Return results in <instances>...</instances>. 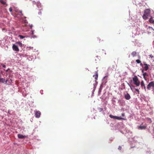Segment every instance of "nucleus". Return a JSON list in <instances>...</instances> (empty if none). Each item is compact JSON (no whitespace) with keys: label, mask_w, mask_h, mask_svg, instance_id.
Here are the masks:
<instances>
[{"label":"nucleus","mask_w":154,"mask_h":154,"mask_svg":"<svg viewBox=\"0 0 154 154\" xmlns=\"http://www.w3.org/2000/svg\"><path fill=\"white\" fill-rule=\"evenodd\" d=\"M16 44L19 45L21 47H22L23 44H22L20 42H17L16 43Z\"/></svg>","instance_id":"dca6fc26"},{"label":"nucleus","mask_w":154,"mask_h":154,"mask_svg":"<svg viewBox=\"0 0 154 154\" xmlns=\"http://www.w3.org/2000/svg\"><path fill=\"white\" fill-rule=\"evenodd\" d=\"M9 11L10 12H11L12 11V8L11 7H10L9 8Z\"/></svg>","instance_id":"4be33fe9"},{"label":"nucleus","mask_w":154,"mask_h":154,"mask_svg":"<svg viewBox=\"0 0 154 154\" xmlns=\"http://www.w3.org/2000/svg\"><path fill=\"white\" fill-rule=\"evenodd\" d=\"M132 87H134V86H133V85H132Z\"/></svg>","instance_id":"72a5a7b5"},{"label":"nucleus","mask_w":154,"mask_h":154,"mask_svg":"<svg viewBox=\"0 0 154 154\" xmlns=\"http://www.w3.org/2000/svg\"><path fill=\"white\" fill-rule=\"evenodd\" d=\"M12 49L13 50L17 52H18L19 51V49L18 47V46L15 45L14 44H13Z\"/></svg>","instance_id":"39448f33"},{"label":"nucleus","mask_w":154,"mask_h":154,"mask_svg":"<svg viewBox=\"0 0 154 154\" xmlns=\"http://www.w3.org/2000/svg\"><path fill=\"white\" fill-rule=\"evenodd\" d=\"M142 73L143 74V73H145V72H144V71H143V70H142Z\"/></svg>","instance_id":"cd10ccee"},{"label":"nucleus","mask_w":154,"mask_h":154,"mask_svg":"<svg viewBox=\"0 0 154 154\" xmlns=\"http://www.w3.org/2000/svg\"><path fill=\"white\" fill-rule=\"evenodd\" d=\"M140 65L141 66H143V64H142V63H141V62H140Z\"/></svg>","instance_id":"c85d7f7f"},{"label":"nucleus","mask_w":154,"mask_h":154,"mask_svg":"<svg viewBox=\"0 0 154 154\" xmlns=\"http://www.w3.org/2000/svg\"><path fill=\"white\" fill-rule=\"evenodd\" d=\"M143 75L144 79H145L146 76H148V74L146 72H145L143 74Z\"/></svg>","instance_id":"f3484780"},{"label":"nucleus","mask_w":154,"mask_h":154,"mask_svg":"<svg viewBox=\"0 0 154 154\" xmlns=\"http://www.w3.org/2000/svg\"><path fill=\"white\" fill-rule=\"evenodd\" d=\"M144 65L145 66L144 67V70L145 71H147L149 69V66H150V65L147 64L145 62H144Z\"/></svg>","instance_id":"6e6552de"},{"label":"nucleus","mask_w":154,"mask_h":154,"mask_svg":"<svg viewBox=\"0 0 154 154\" xmlns=\"http://www.w3.org/2000/svg\"><path fill=\"white\" fill-rule=\"evenodd\" d=\"M118 149L119 150H121L122 149V147L121 146H119L118 148Z\"/></svg>","instance_id":"5701e85b"},{"label":"nucleus","mask_w":154,"mask_h":154,"mask_svg":"<svg viewBox=\"0 0 154 154\" xmlns=\"http://www.w3.org/2000/svg\"><path fill=\"white\" fill-rule=\"evenodd\" d=\"M98 109L100 112H101L103 111V109L99 107L98 108Z\"/></svg>","instance_id":"aec40b11"},{"label":"nucleus","mask_w":154,"mask_h":154,"mask_svg":"<svg viewBox=\"0 0 154 154\" xmlns=\"http://www.w3.org/2000/svg\"><path fill=\"white\" fill-rule=\"evenodd\" d=\"M18 37L21 39H23L25 38V36H23L21 35H19Z\"/></svg>","instance_id":"6ab92c4d"},{"label":"nucleus","mask_w":154,"mask_h":154,"mask_svg":"<svg viewBox=\"0 0 154 154\" xmlns=\"http://www.w3.org/2000/svg\"><path fill=\"white\" fill-rule=\"evenodd\" d=\"M134 83L137 86H138L140 85V82L137 76L135 75L132 78Z\"/></svg>","instance_id":"f03ea898"},{"label":"nucleus","mask_w":154,"mask_h":154,"mask_svg":"<svg viewBox=\"0 0 154 154\" xmlns=\"http://www.w3.org/2000/svg\"><path fill=\"white\" fill-rule=\"evenodd\" d=\"M122 116H124V113H122Z\"/></svg>","instance_id":"7c9ffc66"},{"label":"nucleus","mask_w":154,"mask_h":154,"mask_svg":"<svg viewBox=\"0 0 154 154\" xmlns=\"http://www.w3.org/2000/svg\"><path fill=\"white\" fill-rule=\"evenodd\" d=\"M154 86V82H150L148 85L147 86V89L148 90H150V88L151 87H153Z\"/></svg>","instance_id":"423d86ee"},{"label":"nucleus","mask_w":154,"mask_h":154,"mask_svg":"<svg viewBox=\"0 0 154 154\" xmlns=\"http://www.w3.org/2000/svg\"><path fill=\"white\" fill-rule=\"evenodd\" d=\"M141 85L142 88H144L145 89V85L144 84V82L143 81H142L141 82Z\"/></svg>","instance_id":"ddd939ff"},{"label":"nucleus","mask_w":154,"mask_h":154,"mask_svg":"<svg viewBox=\"0 0 154 154\" xmlns=\"http://www.w3.org/2000/svg\"><path fill=\"white\" fill-rule=\"evenodd\" d=\"M109 117L111 118L116 119L118 120H121L123 119V118H122L121 117L114 116L112 115H109Z\"/></svg>","instance_id":"20e7f679"},{"label":"nucleus","mask_w":154,"mask_h":154,"mask_svg":"<svg viewBox=\"0 0 154 154\" xmlns=\"http://www.w3.org/2000/svg\"><path fill=\"white\" fill-rule=\"evenodd\" d=\"M135 90L137 91V92H138V94H139V90H138V89H136H136H135Z\"/></svg>","instance_id":"b1692460"},{"label":"nucleus","mask_w":154,"mask_h":154,"mask_svg":"<svg viewBox=\"0 0 154 154\" xmlns=\"http://www.w3.org/2000/svg\"><path fill=\"white\" fill-rule=\"evenodd\" d=\"M150 23L154 24V20L153 19L152 17H151L149 20Z\"/></svg>","instance_id":"4468645a"},{"label":"nucleus","mask_w":154,"mask_h":154,"mask_svg":"<svg viewBox=\"0 0 154 154\" xmlns=\"http://www.w3.org/2000/svg\"><path fill=\"white\" fill-rule=\"evenodd\" d=\"M143 124V123H142L140 125V126L138 127V128L139 129H141V130L144 129V130L146 128V127H147L146 124L144 126H142V125Z\"/></svg>","instance_id":"0eeeda50"},{"label":"nucleus","mask_w":154,"mask_h":154,"mask_svg":"<svg viewBox=\"0 0 154 154\" xmlns=\"http://www.w3.org/2000/svg\"><path fill=\"white\" fill-rule=\"evenodd\" d=\"M32 25H31V26H30V27H31V28H32Z\"/></svg>","instance_id":"473e14b6"},{"label":"nucleus","mask_w":154,"mask_h":154,"mask_svg":"<svg viewBox=\"0 0 154 154\" xmlns=\"http://www.w3.org/2000/svg\"><path fill=\"white\" fill-rule=\"evenodd\" d=\"M148 119H149V121H150L149 123H151L152 122L151 119H150V118H148Z\"/></svg>","instance_id":"393cba45"},{"label":"nucleus","mask_w":154,"mask_h":154,"mask_svg":"<svg viewBox=\"0 0 154 154\" xmlns=\"http://www.w3.org/2000/svg\"><path fill=\"white\" fill-rule=\"evenodd\" d=\"M2 67H3V68H5L6 67V66L4 64H3L2 65Z\"/></svg>","instance_id":"bb28decb"},{"label":"nucleus","mask_w":154,"mask_h":154,"mask_svg":"<svg viewBox=\"0 0 154 154\" xmlns=\"http://www.w3.org/2000/svg\"><path fill=\"white\" fill-rule=\"evenodd\" d=\"M151 11L150 9H146L144 12V14L143 16V18L144 20H146L148 17L150 16Z\"/></svg>","instance_id":"f257e3e1"},{"label":"nucleus","mask_w":154,"mask_h":154,"mask_svg":"<svg viewBox=\"0 0 154 154\" xmlns=\"http://www.w3.org/2000/svg\"><path fill=\"white\" fill-rule=\"evenodd\" d=\"M149 56L152 58L153 57V56L152 55V54H151L150 55H149Z\"/></svg>","instance_id":"a878e982"},{"label":"nucleus","mask_w":154,"mask_h":154,"mask_svg":"<svg viewBox=\"0 0 154 154\" xmlns=\"http://www.w3.org/2000/svg\"><path fill=\"white\" fill-rule=\"evenodd\" d=\"M0 2H1V3H2V4L3 5H6V2L2 0H0Z\"/></svg>","instance_id":"a211bd4d"},{"label":"nucleus","mask_w":154,"mask_h":154,"mask_svg":"<svg viewBox=\"0 0 154 154\" xmlns=\"http://www.w3.org/2000/svg\"><path fill=\"white\" fill-rule=\"evenodd\" d=\"M35 112V116L36 118H39L41 116V113L39 111L35 110L34 111Z\"/></svg>","instance_id":"7ed1b4c3"},{"label":"nucleus","mask_w":154,"mask_h":154,"mask_svg":"<svg viewBox=\"0 0 154 154\" xmlns=\"http://www.w3.org/2000/svg\"><path fill=\"white\" fill-rule=\"evenodd\" d=\"M93 76L95 77V79L96 80L97 79V78L98 77V74L97 72H95V75H93Z\"/></svg>","instance_id":"f8f14e48"},{"label":"nucleus","mask_w":154,"mask_h":154,"mask_svg":"<svg viewBox=\"0 0 154 154\" xmlns=\"http://www.w3.org/2000/svg\"><path fill=\"white\" fill-rule=\"evenodd\" d=\"M149 28H151V29H153V28H152V27H150V26H149Z\"/></svg>","instance_id":"c756f323"},{"label":"nucleus","mask_w":154,"mask_h":154,"mask_svg":"<svg viewBox=\"0 0 154 154\" xmlns=\"http://www.w3.org/2000/svg\"><path fill=\"white\" fill-rule=\"evenodd\" d=\"M136 62L137 63H140L141 62V61L140 60L138 59L136 60Z\"/></svg>","instance_id":"412c9836"},{"label":"nucleus","mask_w":154,"mask_h":154,"mask_svg":"<svg viewBox=\"0 0 154 154\" xmlns=\"http://www.w3.org/2000/svg\"><path fill=\"white\" fill-rule=\"evenodd\" d=\"M137 54V53L136 51H133L132 52L131 54V55L133 57H134V56H136V54Z\"/></svg>","instance_id":"2eb2a0df"},{"label":"nucleus","mask_w":154,"mask_h":154,"mask_svg":"<svg viewBox=\"0 0 154 154\" xmlns=\"http://www.w3.org/2000/svg\"><path fill=\"white\" fill-rule=\"evenodd\" d=\"M20 13L21 14H22V11H20Z\"/></svg>","instance_id":"2f4dec72"},{"label":"nucleus","mask_w":154,"mask_h":154,"mask_svg":"<svg viewBox=\"0 0 154 154\" xmlns=\"http://www.w3.org/2000/svg\"><path fill=\"white\" fill-rule=\"evenodd\" d=\"M124 96L125 98L127 100H129L131 98L130 95L128 93L125 94Z\"/></svg>","instance_id":"1a4fd4ad"},{"label":"nucleus","mask_w":154,"mask_h":154,"mask_svg":"<svg viewBox=\"0 0 154 154\" xmlns=\"http://www.w3.org/2000/svg\"><path fill=\"white\" fill-rule=\"evenodd\" d=\"M7 80H5V79L4 78L0 79V82L4 83L5 82L6 83H7Z\"/></svg>","instance_id":"9b49d317"},{"label":"nucleus","mask_w":154,"mask_h":154,"mask_svg":"<svg viewBox=\"0 0 154 154\" xmlns=\"http://www.w3.org/2000/svg\"><path fill=\"white\" fill-rule=\"evenodd\" d=\"M18 138L20 139H23L26 137L25 136L23 135L20 134H18L17 135Z\"/></svg>","instance_id":"9d476101"}]
</instances>
